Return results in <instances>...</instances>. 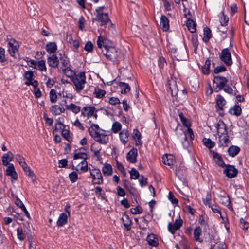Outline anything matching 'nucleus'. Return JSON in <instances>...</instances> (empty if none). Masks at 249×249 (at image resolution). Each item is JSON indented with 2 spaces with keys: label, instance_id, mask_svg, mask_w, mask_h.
<instances>
[{
  "label": "nucleus",
  "instance_id": "nucleus-8",
  "mask_svg": "<svg viewBox=\"0 0 249 249\" xmlns=\"http://www.w3.org/2000/svg\"><path fill=\"white\" fill-rule=\"evenodd\" d=\"M70 205L68 204L65 207V213H61L57 221V225L61 227L67 223L68 216L70 215Z\"/></svg>",
  "mask_w": 249,
  "mask_h": 249
},
{
  "label": "nucleus",
  "instance_id": "nucleus-49",
  "mask_svg": "<svg viewBox=\"0 0 249 249\" xmlns=\"http://www.w3.org/2000/svg\"><path fill=\"white\" fill-rule=\"evenodd\" d=\"M229 21V18L224 15V12L222 13V16L220 18V22L221 26H226Z\"/></svg>",
  "mask_w": 249,
  "mask_h": 249
},
{
  "label": "nucleus",
  "instance_id": "nucleus-25",
  "mask_svg": "<svg viewBox=\"0 0 249 249\" xmlns=\"http://www.w3.org/2000/svg\"><path fill=\"white\" fill-rule=\"evenodd\" d=\"M119 86L121 89V92L122 94H124L128 92L130 90V87L129 84L124 82H120Z\"/></svg>",
  "mask_w": 249,
  "mask_h": 249
},
{
  "label": "nucleus",
  "instance_id": "nucleus-29",
  "mask_svg": "<svg viewBox=\"0 0 249 249\" xmlns=\"http://www.w3.org/2000/svg\"><path fill=\"white\" fill-rule=\"evenodd\" d=\"M169 157L167 155H165L162 156V162L165 164L167 165L168 166H172L174 164V160H173V158L171 157V155H169Z\"/></svg>",
  "mask_w": 249,
  "mask_h": 249
},
{
  "label": "nucleus",
  "instance_id": "nucleus-58",
  "mask_svg": "<svg viewBox=\"0 0 249 249\" xmlns=\"http://www.w3.org/2000/svg\"><path fill=\"white\" fill-rule=\"evenodd\" d=\"M80 165H81L80 170L82 172H85L88 170V164L86 160H83L79 164V166Z\"/></svg>",
  "mask_w": 249,
  "mask_h": 249
},
{
  "label": "nucleus",
  "instance_id": "nucleus-5",
  "mask_svg": "<svg viewBox=\"0 0 249 249\" xmlns=\"http://www.w3.org/2000/svg\"><path fill=\"white\" fill-rule=\"evenodd\" d=\"M219 57L227 66H230L232 64L231 54L228 48H225L221 50Z\"/></svg>",
  "mask_w": 249,
  "mask_h": 249
},
{
  "label": "nucleus",
  "instance_id": "nucleus-15",
  "mask_svg": "<svg viewBox=\"0 0 249 249\" xmlns=\"http://www.w3.org/2000/svg\"><path fill=\"white\" fill-rule=\"evenodd\" d=\"M216 163L220 167H224L226 165L224 163L223 158L220 154L214 151H211Z\"/></svg>",
  "mask_w": 249,
  "mask_h": 249
},
{
  "label": "nucleus",
  "instance_id": "nucleus-53",
  "mask_svg": "<svg viewBox=\"0 0 249 249\" xmlns=\"http://www.w3.org/2000/svg\"><path fill=\"white\" fill-rule=\"evenodd\" d=\"M14 158V154L11 152L9 151L7 153L3 154L2 159H5L9 160V161H12Z\"/></svg>",
  "mask_w": 249,
  "mask_h": 249
},
{
  "label": "nucleus",
  "instance_id": "nucleus-6",
  "mask_svg": "<svg viewBox=\"0 0 249 249\" xmlns=\"http://www.w3.org/2000/svg\"><path fill=\"white\" fill-rule=\"evenodd\" d=\"M171 53L172 56L178 61L185 60L187 58V52L184 49L173 48L171 49Z\"/></svg>",
  "mask_w": 249,
  "mask_h": 249
},
{
  "label": "nucleus",
  "instance_id": "nucleus-55",
  "mask_svg": "<svg viewBox=\"0 0 249 249\" xmlns=\"http://www.w3.org/2000/svg\"><path fill=\"white\" fill-rule=\"evenodd\" d=\"M73 158L75 160L78 159H83V160H86L87 159V155L85 153L80 152L75 154Z\"/></svg>",
  "mask_w": 249,
  "mask_h": 249
},
{
  "label": "nucleus",
  "instance_id": "nucleus-35",
  "mask_svg": "<svg viewBox=\"0 0 249 249\" xmlns=\"http://www.w3.org/2000/svg\"><path fill=\"white\" fill-rule=\"evenodd\" d=\"M240 148L235 146H231L228 149V152L230 156L234 157L239 152Z\"/></svg>",
  "mask_w": 249,
  "mask_h": 249
},
{
  "label": "nucleus",
  "instance_id": "nucleus-33",
  "mask_svg": "<svg viewBox=\"0 0 249 249\" xmlns=\"http://www.w3.org/2000/svg\"><path fill=\"white\" fill-rule=\"evenodd\" d=\"M123 225L127 229L129 230L131 225L132 222L129 217L127 215H124L122 218Z\"/></svg>",
  "mask_w": 249,
  "mask_h": 249
},
{
  "label": "nucleus",
  "instance_id": "nucleus-40",
  "mask_svg": "<svg viewBox=\"0 0 249 249\" xmlns=\"http://www.w3.org/2000/svg\"><path fill=\"white\" fill-rule=\"evenodd\" d=\"M49 96L51 103H55L56 102L57 100V95L56 94V91L54 89H51L49 93Z\"/></svg>",
  "mask_w": 249,
  "mask_h": 249
},
{
  "label": "nucleus",
  "instance_id": "nucleus-41",
  "mask_svg": "<svg viewBox=\"0 0 249 249\" xmlns=\"http://www.w3.org/2000/svg\"><path fill=\"white\" fill-rule=\"evenodd\" d=\"M25 231L21 228L19 227L17 229L18 238L21 241L23 240L25 237Z\"/></svg>",
  "mask_w": 249,
  "mask_h": 249
},
{
  "label": "nucleus",
  "instance_id": "nucleus-2",
  "mask_svg": "<svg viewBox=\"0 0 249 249\" xmlns=\"http://www.w3.org/2000/svg\"><path fill=\"white\" fill-rule=\"evenodd\" d=\"M85 72L81 71L78 73H75L71 77V81L75 86V89L77 92H80L84 89L86 83Z\"/></svg>",
  "mask_w": 249,
  "mask_h": 249
},
{
  "label": "nucleus",
  "instance_id": "nucleus-7",
  "mask_svg": "<svg viewBox=\"0 0 249 249\" xmlns=\"http://www.w3.org/2000/svg\"><path fill=\"white\" fill-rule=\"evenodd\" d=\"M90 174L92 178V182L95 184H101L103 183V179L102 174L98 169H89Z\"/></svg>",
  "mask_w": 249,
  "mask_h": 249
},
{
  "label": "nucleus",
  "instance_id": "nucleus-13",
  "mask_svg": "<svg viewBox=\"0 0 249 249\" xmlns=\"http://www.w3.org/2000/svg\"><path fill=\"white\" fill-rule=\"evenodd\" d=\"M137 149L135 148L131 149L127 154L126 159L129 162L135 163L137 161Z\"/></svg>",
  "mask_w": 249,
  "mask_h": 249
},
{
  "label": "nucleus",
  "instance_id": "nucleus-56",
  "mask_svg": "<svg viewBox=\"0 0 249 249\" xmlns=\"http://www.w3.org/2000/svg\"><path fill=\"white\" fill-rule=\"evenodd\" d=\"M69 177L71 182H75L78 179L77 173L76 172L73 171L69 174Z\"/></svg>",
  "mask_w": 249,
  "mask_h": 249
},
{
  "label": "nucleus",
  "instance_id": "nucleus-24",
  "mask_svg": "<svg viewBox=\"0 0 249 249\" xmlns=\"http://www.w3.org/2000/svg\"><path fill=\"white\" fill-rule=\"evenodd\" d=\"M169 88L170 91L171 92V94L172 96H175L177 95L178 89L176 85V83L175 81H171L169 83Z\"/></svg>",
  "mask_w": 249,
  "mask_h": 249
},
{
  "label": "nucleus",
  "instance_id": "nucleus-50",
  "mask_svg": "<svg viewBox=\"0 0 249 249\" xmlns=\"http://www.w3.org/2000/svg\"><path fill=\"white\" fill-rule=\"evenodd\" d=\"M61 71L67 76L70 77L71 80V77L75 74L73 73L70 67H69V68L67 69H62Z\"/></svg>",
  "mask_w": 249,
  "mask_h": 249
},
{
  "label": "nucleus",
  "instance_id": "nucleus-52",
  "mask_svg": "<svg viewBox=\"0 0 249 249\" xmlns=\"http://www.w3.org/2000/svg\"><path fill=\"white\" fill-rule=\"evenodd\" d=\"M211 194L210 192H207L205 198H203V201L205 205L208 206H211Z\"/></svg>",
  "mask_w": 249,
  "mask_h": 249
},
{
  "label": "nucleus",
  "instance_id": "nucleus-1",
  "mask_svg": "<svg viewBox=\"0 0 249 249\" xmlns=\"http://www.w3.org/2000/svg\"><path fill=\"white\" fill-rule=\"evenodd\" d=\"M108 40L102 36H99L97 41V44L98 48H102L104 47V49L102 50L103 54L107 59L111 61L115 60L118 56L117 51L116 49L111 46H108L107 44Z\"/></svg>",
  "mask_w": 249,
  "mask_h": 249
},
{
  "label": "nucleus",
  "instance_id": "nucleus-42",
  "mask_svg": "<svg viewBox=\"0 0 249 249\" xmlns=\"http://www.w3.org/2000/svg\"><path fill=\"white\" fill-rule=\"evenodd\" d=\"M5 49L2 47H0V63L4 64L7 62V59L5 56Z\"/></svg>",
  "mask_w": 249,
  "mask_h": 249
},
{
  "label": "nucleus",
  "instance_id": "nucleus-27",
  "mask_svg": "<svg viewBox=\"0 0 249 249\" xmlns=\"http://www.w3.org/2000/svg\"><path fill=\"white\" fill-rule=\"evenodd\" d=\"M147 241L148 244L153 246H157L158 242L155 235L153 234H149L147 237Z\"/></svg>",
  "mask_w": 249,
  "mask_h": 249
},
{
  "label": "nucleus",
  "instance_id": "nucleus-23",
  "mask_svg": "<svg viewBox=\"0 0 249 249\" xmlns=\"http://www.w3.org/2000/svg\"><path fill=\"white\" fill-rule=\"evenodd\" d=\"M46 50L49 53H54L57 50V45L54 42H49L46 45Z\"/></svg>",
  "mask_w": 249,
  "mask_h": 249
},
{
  "label": "nucleus",
  "instance_id": "nucleus-10",
  "mask_svg": "<svg viewBox=\"0 0 249 249\" xmlns=\"http://www.w3.org/2000/svg\"><path fill=\"white\" fill-rule=\"evenodd\" d=\"M91 137L95 141L102 144H107L109 140L107 135L103 133H93Z\"/></svg>",
  "mask_w": 249,
  "mask_h": 249
},
{
  "label": "nucleus",
  "instance_id": "nucleus-20",
  "mask_svg": "<svg viewBox=\"0 0 249 249\" xmlns=\"http://www.w3.org/2000/svg\"><path fill=\"white\" fill-rule=\"evenodd\" d=\"M216 128L218 134H223L228 133L226 125L223 121L219 120L217 124Z\"/></svg>",
  "mask_w": 249,
  "mask_h": 249
},
{
  "label": "nucleus",
  "instance_id": "nucleus-11",
  "mask_svg": "<svg viewBox=\"0 0 249 249\" xmlns=\"http://www.w3.org/2000/svg\"><path fill=\"white\" fill-rule=\"evenodd\" d=\"M225 169L223 171V173L229 178H232L236 176L238 170L234 166L230 165H226Z\"/></svg>",
  "mask_w": 249,
  "mask_h": 249
},
{
  "label": "nucleus",
  "instance_id": "nucleus-22",
  "mask_svg": "<svg viewBox=\"0 0 249 249\" xmlns=\"http://www.w3.org/2000/svg\"><path fill=\"white\" fill-rule=\"evenodd\" d=\"M219 141L222 146H228L230 142L228 133L219 135Z\"/></svg>",
  "mask_w": 249,
  "mask_h": 249
},
{
  "label": "nucleus",
  "instance_id": "nucleus-51",
  "mask_svg": "<svg viewBox=\"0 0 249 249\" xmlns=\"http://www.w3.org/2000/svg\"><path fill=\"white\" fill-rule=\"evenodd\" d=\"M226 245L222 242H217L213 245L210 249H226Z\"/></svg>",
  "mask_w": 249,
  "mask_h": 249
},
{
  "label": "nucleus",
  "instance_id": "nucleus-60",
  "mask_svg": "<svg viewBox=\"0 0 249 249\" xmlns=\"http://www.w3.org/2000/svg\"><path fill=\"white\" fill-rule=\"evenodd\" d=\"M226 71V68L224 65L217 66L214 70V72L217 74L220 72H224Z\"/></svg>",
  "mask_w": 249,
  "mask_h": 249
},
{
  "label": "nucleus",
  "instance_id": "nucleus-57",
  "mask_svg": "<svg viewBox=\"0 0 249 249\" xmlns=\"http://www.w3.org/2000/svg\"><path fill=\"white\" fill-rule=\"evenodd\" d=\"M91 150L94 153V156H95L97 157V160L98 161H100L102 160L101 156L100 154L101 148H100L99 149H94L93 146H91Z\"/></svg>",
  "mask_w": 249,
  "mask_h": 249
},
{
  "label": "nucleus",
  "instance_id": "nucleus-18",
  "mask_svg": "<svg viewBox=\"0 0 249 249\" xmlns=\"http://www.w3.org/2000/svg\"><path fill=\"white\" fill-rule=\"evenodd\" d=\"M129 133L127 129H123L119 134L120 139L121 142L124 144H126L128 142V137Z\"/></svg>",
  "mask_w": 249,
  "mask_h": 249
},
{
  "label": "nucleus",
  "instance_id": "nucleus-54",
  "mask_svg": "<svg viewBox=\"0 0 249 249\" xmlns=\"http://www.w3.org/2000/svg\"><path fill=\"white\" fill-rule=\"evenodd\" d=\"M62 135L64 137V139H65L66 140H67L69 142H71V138L70 136V132L69 130L67 129H64L62 131Z\"/></svg>",
  "mask_w": 249,
  "mask_h": 249
},
{
  "label": "nucleus",
  "instance_id": "nucleus-12",
  "mask_svg": "<svg viewBox=\"0 0 249 249\" xmlns=\"http://www.w3.org/2000/svg\"><path fill=\"white\" fill-rule=\"evenodd\" d=\"M182 224L183 221L181 219H177L173 224L172 223H168V229L171 233L174 234L176 231L179 229L182 225Z\"/></svg>",
  "mask_w": 249,
  "mask_h": 249
},
{
  "label": "nucleus",
  "instance_id": "nucleus-37",
  "mask_svg": "<svg viewBox=\"0 0 249 249\" xmlns=\"http://www.w3.org/2000/svg\"><path fill=\"white\" fill-rule=\"evenodd\" d=\"M211 65V61L209 59H207L205 61V63L202 67V71L203 73L204 74L207 75L210 72V68Z\"/></svg>",
  "mask_w": 249,
  "mask_h": 249
},
{
  "label": "nucleus",
  "instance_id": "nucleus-16",
  "mask_svg": "<svg viewBox=\"0 0 249 249\" xmlns=\"http://www.w3.org/2000/svg\"><path fill=\"white\" fill-rule=\"evenodd\" d=\"M96 17L97 18L95 20L100 21L101 22V25L103 26L106 25L110 20L107 13H99L96 15Z\"/></svg>",
  "mask_w": 249,
  "mask_h": 249
},
{
  "label": "nucleus",
  "instance_id": "nucleus-39",
  "mask_svg": "<svg viewBox=\"0 0 249 249\" xmlns=\"http://www.w3.org/2000/svg\"><path fill=\"white\" fill-rule=\"evenodd\" d=\"M93 93L96 98H100L105 95L106 94V91L103 89H101L98 87H96L94 89Z\"/></svg>",
  "mask_w": 249,
  "mask_h": 249
},
{
  "label": "nucleus",
  "instance_id": "nucleus-9",
  "mask_svg": "<svg viewBox=\"0 0 249 249\" xmlns=\"http://www.w3.org/2000/svg\"><path fill=\"white\" fill-rule=\"evenodd\" d=\"M95 108L93 106H88L84 107L81 110V116L89 118L93 116L96 119L97 115L95 113Z\"/></svg>",
  "mask_w": 249,
  "mask_h": 249
},
{
  "label": "nucleus",
  "instance_id": "nucleus-3",
  "mask_svg": "<svg viewBox=\"0 0 249 249\" xmlns=\"http://www.w3.org/2000/svg\"><path fill=\"white\" fill-rule=\"evenodd\" d=\"M8 51L11 56L17 58L18 56V49L19 45L18 42L14 39H8Z\"/></svg>",
  "mask_w": 249,
  "mask_h": 249
},
{
  "label": "nucleus",
  "instance_id": "nucleus-34",
  "mask_svg": "<svg viewBox=\"0 0 249 249\" xmlns=\"http://www.w3.org/2000/svg\"><path fill=\"white\" fill-rule=\"evenodd\" d=\"M212 37L211 31L210 28L205 27L204 29V36L203 40L205 42H208Z\"/></svg>",
  "mask_w": 249,
  "mask_h": 249
},
{
  "label": "nucleus",
  "instance_id": "nucleus-19",
  "mask_svg": "<svg viewBox=\"0 0 249 249\" xmlns=\"http://www.w3.org/2000/svg\"><path fill=\"white\" fill-rule=\"evenodd\" d=\"M229 112L231 115L239 116L241 115L242 112L241 107L239 105L235 104L234 106L230 108Z\"/></svg>",
  "mask_w": 249,
  "mask_h": 249
},
{
  "label": "nucleus",
  "instance_id": "nucleus-32",
  "mask_svg": "<svg viewBox=\"0 0 249 249\" xmlns=\"http://www.w3.org/2000/svg\"><path fill=\"white\" fill-rule=\"evenodd\" d=\"M66 109L71 110L73 113L77 114L80 111L81 107L73 103H71L67 106Z\"/></svg>",
  "mask_w": 249,
  "mask_h": 249
},
{
  "label": "nucleus",
  "instance_id": "nucleus-44",
  "mask_svg": "<svg viewBox=\"0 0 249 249\" xmlns=\"http://www.w3.org/2000/svg\"><path fill=\"white\" fill-rule=\"evenodd\" d=\"M245 9V22L249 26V4L244 7Z\"/></svg>",
  "mask_w": 249,
  "mask_h": 249
},
{
  "label": "nucleus",
  "instance_id": "nucleus-38",
  "mask_svg": "<svg viewBox=\"0 0 249 249\" xmlns=\"http://www.w3.org/2000/svg\"><path fill=\"white\" fill-rule=\"evenodd\" d=\"M202 230L201 228L199 227H196L194 230V239L196 241H200L199 240V236L201 234Z\"/></svg>",
  "mask_w": 249,
  "mask_h": 249
},
{
  "label": "nucleus",
  "instance_id": "nucleus-36",
  "mask_svg": "<svg viewBox=\"0 0 249 249\" xmlns=\"http://www.w3.org/2000/svg\"><path fill=\"white\" fill-rule=\"evenodd\" d=\"M60 61L62 66V67L60 68L61 70H62V69H67L71 67L69 60L67 57L64 56L61 57Z\"/></svg>",
  "mask_w": 249,
  "mask_h": 249
},
{
  "label": "nucleus",
  "instance_id": "nucleus-62",
  "mask_svg": "<svg viewBox=\"0 0 249 249\" xmlns=\"http://www.w3.org/2000/svg\"><path fill=\"white\" fill-rule=\"evenodd\" d=\"M25 84L27 86L32 85L33 87L38 86V82L33 79L27 80V81L25 82Z\"/></svg>",
  "mask_w": 249,
  "mask_h": 249
},
{
  "label": "nucleus",
  "instance_id": "nucleus-63",
  "mask_svg": "<svg viewBox=\"0 0 249 249\" xmlns=\"http://www.w3.org/2000/svg\"><path fill=\"white\" fill-rule=\"evenodd\" d=\"M24 171L25 172L26 175L33 178L35 177V174L31 170V168L28 166L27 168L24 169Z\"/></svg>",
  "mask_w": 249,
  "mask_h": 249
},
{
  "label": "nucleus",
  "instance_id": "nucleus-47",
  "mask_svg": "<svg viewBox=\"0 0 249 249\" xmlns=\"http://www.w3.org/2000/svg\"><path fill=\"white\" fill-rule=\"evenodd\" d=\"M129 173L130 174V178L131 179H136L140 176L138 171L134 168L131 169V170L129 171Z\"/></svg>",
  "mask_w": 249,
  "mask_h": 249
},
{
  "label": "nucleus",
  "instance_id": "nucleus-45",
  "mask_svg": "<svg viewBox=\"0 0 249 249\" xmlns=\"http://www.w3.org/2000/svg\"><path fill=\"white\" fill-rule=\"evenodd\" d=\"M204 145L208 148H212L214 147L215 143L210 139L204 138L203 139Z\"/></svg>",
  "mask_w": 249,
  "mask_h": 249
},
{
  "label": "nucleus",
  "instance_id": "nucleus-4",
  "mask_svg": "<svg viewBox=\"0 0 249 249\" xmlns=\"http://www.w3.org/2000/svg\"><path fill=\"white\" fill-rule=\"evenodd\" d=\"M213 89L215 92H218L221 90L228 82L226 78L220 76H215L213 79Z\"/></svg>",
  "mask_w": 249,
  "mask_h": 249
},
{
  "label": "nucleus",
  "instance_id": "nucleus-59",
  "mask_svg": "<svg viewBox=\"0 0 249 249\" xmlns=\"http://www.w3.org/2000/svg\"><path fill=\"white\" fill-rule=\"evenodd\" d=\"M65 125L63 124V123L59 121V120H57V122L55 125V130L57 131L58 130H61L62 131L64 129Z\"/></svg>",
  "mask_w": 249,
  "mask_h": 249
},
{
  "label": "nucleus",
  "instance_id": "nucleus-26",
  "mask_svg": "<svg viewBox=\"0 0 249 249\" xmlns=\"http://www.w3.org/2000/svg\"><path fill=\"white\" fill-rule=\"evenodd\" d=\"M35 68L41 71H46L47 68L45 65V62L43 60L37 61Z\"/></svg>",
  "mask_w": 249,
  "mask_h": 249
},
{
  "label": "nucleus",
  "instance_id": "nucleus-64",
  "mask_svg": "<svg viewBox=\"0 0 249 249\" xmlns=\"http://www.w3.org/2000/svg\"><path fill=\"white\" fill-rule=\"evenodd\" d=\"M165 65H166L165 59L162 57H160L158 60L159 67L161 69L163 68Z\"/></svg>",
  "mask_w": 249,
  "mask_h": 249
},
{
  "label": "nucleus",
  "instance_id": "nucleus-14",
  "mask_svg": "<svg viewBox=\"0 0 249 249\" xmlns=\"http://www.w3.org/2000/svg\"><path fill=\"white\" fill-rule=\"evenodd\" d=\"M6 174L11 177L12 181H13V180H15L18 178V175L13 164H10L7 167Z\"/></svg>",
  "mask_w": 249,
  "mask_h": 249
},
{
  "label": "nucleus",
  "instance_id": "nucleus-43",
  "mask_svg": "<svg viewBox=\"0 0 249 249\" xmlns=\"http://www.w3.org/2000/svg\"><path fill=\"white\" fill-rule=\"evenodd\" d=\"M179 118L183 124L187 127H189L190 126V122L184 116V114L182 112H180L178 114Z\"/></svg>",
  "mask_w": 249,
  "mask_h": 249
},
{
  "label": "nucleus",
  "instance_id": "nucleus-28",
  "mask_svg": "<svg viewBox=\"0 0 249 249\" xmlns=\"http://www.w3.org/2000/svg\"><path fill=\"white\" fill-rule=\"evenodd\" d=\"M186 26L190 32L194 33L196 32V24L192 19H188L187 20Z\"/></svg>",
  "mask_w": 249,
  "mask_h": 249
},
{
  "label": "nucleus",
  "instance_id": "nucleus-31",
  "mask_svg": "<svg viewBox=\"0 0 249 249\" xmlns=\"http://www.w3.org/2000/svg\"><path fill=\"white\" fill-rule=\"evenodd\" d=\"M102 171L104 175L109 176L112 174V168L110 164H106L103 167Z\"/></svg>",
  "mask_w": 249,
  "mask_h": 249
},
{
  "label": "nucleus",
  "instance_id": "nucleus-30",
  "mask_svg": "<svg viewBox=\"0 0 249 249\" xmlns=\"http://www.w3.org/2000/svg\"><path fill=\"white\" fill-rule=\"evenodd\" d=\"M216 104L217 105L218 107V108L220 110L223 109V107L226 104V101L224 99V98L220 95H218L216 98Z\"/></svg>",
  "mask_w": 249,
  "mask_h": 249
},
{
  "label": "nucleus",
  "instance_id": "nucleus-61",
  "mask_svg": "<svg viewBox=\"0 0 249 249\" xmlns=\"http://www.w3.org/2000/svg\"><path fill=\"white\" fill-rule=\"evenodd\" d=\"M93 44L90 41H88V42H87L84 47L85 50L89 52H92L93 50Z\"/></svg>",
  "mask_w": 249,
  "mask_h": 249
},
{
  "label": "nucleus",
  "instance_id": "nucleus-17",
  "mask_svg": "<svg viewBox=\"0 0 249 249\" xmlns=\"http://www.w3.org/2000/svg\"><path fill=\"white\" fill-rule=\"evenodd\" d=\"M47 63L50 67L55 68L58 66L59 61L55 54H53L48 57Z\"/></svg>",
  "mask_w": 249,
  "mask_h": 249
},
{
  "label": "nucleus",
  "instance_id": "nucleus-21",
  "mask_svg": "<svg viewBox=\"0 0 249 249\" xmlns=\"http://www.w3.org/2000/svg\"><path fill=\"white\" fill-rule=\"evenodd\" d=\"M160 26L164 31H167L169 28V20L165 15L160 17Z\"/></svg>",
  "mask_w": 249,
  "mask_h": 249
},
{
  "label": "nucleus",
  "instance_id": "nucleus-46",
  "mask_svg": "<svg viewBox=\"0 0 249 249\" xmlns=\"http://www.w3.org/2000/svg\"><path fill=\"white\" fill-rule=\"evenodd\" d=\"M99 129V126L97 124H92L90 128H89V132L91 136L93 133H98L97 131Z\"/></svg>",
  "mask_w": 249,
  "mask_h": 249
},
{
  "label": "nucleus",
  "instance_id": "nucleus-48",
  "mask_svg": "<svg viewBox=\"0 0 249 249\" xmlns=\"http://www.w3.org/2000/svg\"><path fill=\"white\" fill-rule=\"evenodd\" d=\"M122 127V124L118 122H116L113 123L112 126V130L114 133H117L119 130H121Z\"/></svg>",
  "mask_w": 249,
  "mask_h": 249
}]
</instances>
